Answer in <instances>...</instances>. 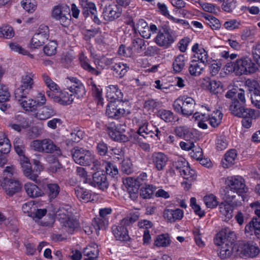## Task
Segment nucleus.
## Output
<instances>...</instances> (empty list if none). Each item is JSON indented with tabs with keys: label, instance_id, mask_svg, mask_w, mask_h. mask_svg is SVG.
I'll list each match as a JSON object with an SVG mask.
<instances>
[{
	"label": "nucleus",
	"instance_id": "1",
	"mask_svg": "<svg viewBox=\"0 0 260 260\" xmlns=\"http://www.w3.org/2000/svg\"><path fill=\"white\" fill-rule=\"evenodd\" d=\"M224 199L229 202H232L236 195H241L248 191L244 179L240 176L228 177L225 180Z\"/></svg>",
	"mask_w": 260,
	"mask_h": 260
},
{
	"label": "nucleus",
	"instance_id": "2",
	"mask_svg": "<svg viewBox=\"0 0 260 260\" xmlns=\"http://www.w3.org/2000/svg\"><path fill=\"white\" fill-rule=\"evenodd\" d=\"M226 67L229 71H233L237 76L253 73L257 70L255 63L248 56H243L235 61L228 63Z\"/></svg>",
	"mask_w": 260,
	"mask_h": 260
},
{
	"label": "nucleus",
	"instance_id": "3",
	"mask_svg": "<svg viewBox=\"0 0 260 260\" xmlns=\"http://www.w3.org/2000/svg\"><path fill=\"white\" fill-rule=\"evenodd\" d=\"M79 60L81 67L88 72L95 75L101 74V70L104 69L105 66L112 63L113 59L107 58L104 56L94 58V62L96 68L92 67L89 63L88 59L82 52L79 55Z\"/></svg>",
	"mask_w": 260,
	"mask_h": 260
},
{
	"label": "nucleus",
	"instance_id": "4",
	"mask_svg": "<svg viewBox=\"0 0 260 260\" xmlns=\"http://www.w3.org/2000/svg\"><path fill=\"white\" fill-rule=\"evenodd\" d=\"M138 219V216L134 215L121 220L117 225H114L112 228V233L117 240L126 241L129 240L127 228Z\"/></svg>",
	"mask_w": 260,
	"mask_h": 260
},
{
	"label": "nucleus",
	"instance_id": "5",
	"mask_svg": "<svg viewBox=\"0 0 260 260\" xmlns=\"http://www.w3.org/2000/svg\"><path fill=\"white\" fill-rule=\"evenodd\" d=\"M29 146L35 151L46 153H52L56 152V153L58 155L61 154L59 147L57 146L53 141L49 138L33 140L30 142Z\"/></svg>",
	"mask_w": 260,
	"mask_h": 260
},
{
	"label": "nucleus",
	"instance_id": "6",
	"mask_svg": "<svg viewBox=\"0 0 260 260\" xmlns=\"http://www.w3.org/2000/svg\"><path fill=\"white\" fill-rule=\"evenodd\" d=\"M195 101L191 97L182 96L176 99L173 104L174 110L184 116H190L193 113Z\"/></svg>",
	"mask_w": 260,
	"mask_h": 260
},
{
	"label": "nucleus",
	"instance_id": "7",
	"mask_svg": "<svg viewBox=\"0 0 260 260\" xmlns=\"http://www.w3.org/2000/svg\"><path fill=\"white\" fill-rule=\"evenodd\" d=\"M175 40V36L173 31L166 25L161 27L154 39V42L158 46L164 48H169Z\"/></svg>",
	"mask_w": 260,
	"mask_h": 260
},
{
	"label": "nucleus",
	"instance_id": "8",
	"mask_svg": "<svg viewBox=\"0 0 260 260\" xmlns=\"http://www.w3.org/2000/svg\"><path fill=\"white\" fill-rule=\"evenodd\" d=\"M35 74L26 72L21 77V85L15 91V98H21L23 95H27L32 89Z\"/></svg>",
	"mask_w": 260,
	"mask_h": 260
},
{
	"label": "nucleus",
	"instance_id": "9",
	"mask_svg": "<svg viewBox=\"0 0 260 260\" xmlns=\"http://www.w3.org/2000/svg\"><path fill=\"white\" fill-rule=\"evenodd\" d=\"M137 133L147 140L151 139L154 136L156 137L158 139H160L165 134L162 127L159 129L156 126L150 124L147 122H145L139 126Z\"/></svg>",
	"mask_w": 260,
	"mask_h": 260
},
{
	"label": "nucleus",
	"instance_id": "10",
	"mask_svg": "<svg viewBox=\"0 0 260 260\" xmlns=\"http://www.w3.org/2000/svg\"><path fill=\"white\" fill-rule=\"evenodd\" d=\"M73 159L81 166H89L93 161V155L89 150L76 147L72 150Z\"/></svg>",
	"mask_w": 260,
	"mask_h": 260
},
{
	"label": "nucleus",
	"instance_id": "11",
	"mask_svg": "<svg viewBox=\"0 0 260 260\" xmlns=\"http://www.w3.org/2000/svg\"><path fill=\"white\" fill-rule=\"evenodd\" d=\"M52 17L59 22L63 26H67L70 21V8L60 5L54 6L51 12Z\"/></svg>",
	"mask_w": 260,
	"mask_h": 260
},
{
	"label": "nucleus",
	"instance_id": "12",
	"mask_svg": "<svg viewBox=\"0 0 260 260\" xmlns=\"http://www.w3.org/2000/svg\"><path fill=\"white\" fill-rule=\"evenodd\" d=\"M49 36V30L47 26L41 25L37 32L34 35L31 40V47L37 48L43 45Z\"/></svg>",
	"mask_w": 260,
	"mask_h": 260
},
{
	"label": "nucleus",
	"instance_id": "13",
	"mask_svg": "<svg viewBox=\"0 0 260 260\" xmlns=\"http://www.w3.org/2000/svg\"><path fill=\"white\" fill-rule=\"evenodd\" d=\"M245 104H242L237 100H234L230 106V110L232 113L237 117L241 116H251L255 117L256 113L255 110L246 108L244 106Z\"/></svg>",
	"mask_w": 260,
	"mask_h": 260
},
{
	"label": "nucleus",
	"instance_id": "14",
	"mask_svg": "<svg viewBox=\"0 0 260 260\" xmlns=\"http://www.w3.org/2000/svg\"><path fill=\"white\" fill-rule=\"evenodd\" d=\"M112 210L109 208L102 209L100 210V217L94 218L92 225L94 227L96 234H99L100 230H104L108 224V220L106 216L111 213Z\"/></svg>",
	"mask_w": 260,
	"mask_h": 260
},
{
	"label": "nucleus",
	"instance_id": "15",
	"mask_svg": "<svg viewBox=\"0 0 260 260\" xmlns=\"http://www.w3.org/2000/svg\"><path fill=\"white\" fill-rule=\"evenodd\" d=\"M122 9L117 5L112 4L106 6L103 11V17L105 20L112 21L118 18L121 15Z\"/></svg>",
	"mask_w": 260,
	"mask_h": 260
},
{
	"label": "nucleus",
	"instance_id": "16",
	"mask_svg": "<svg viewBox=\"0 0 260 260\" xmlns=\"http://www.w3.org/2000/svg\"><path fill=\"white\" fill-rule=\"evenodd\" d=\"M46 93L48 96L53 99L55 102L63 105L72 104L75 99L74 98V95L70 92L69 91H59V93H58V95L54 94L51 93V91H47Z\"/></svg>",
	"mask_w": 260,
	"mask_h": 260
},
{
	"label": "nucleus",
	"instance_id": "17",
	"mask_svg": "<svg viewBox=\"0 0 260 260\" xmlns=\"http://www.w3.org/2000/svg\"><path fill=\"white\" fill-rule=\"evenodd\" d=\"M235 239L236 235L235 233L229 228H224L217 234L214 242L216 245H220V243L218 241L223 243L225 242L235 243Z\"/></svg>",
	"mask_w": 260,
	"mask_h": 260
},
{
	"label": "nucleus",
	"instance_id": "18",
	"mask_svg": "<svg viewBox=\"0 0 260 260\" xmlns=\"http://www.w3.org/2000/svg\"><path fill=\"white\" fill-rule=\"evenodd\" d=\"M151 159L154 168L157 171H160L164 170L166 167L168 157L164 153L155 152L152 154Z\"/></svg>",
	"mask_w": 260,
	"mask_h": 260
},
{
	"label": "nucleus",
	"instance_id": "19",
	"mask_svg": "<svg viewBox=\"0 0 260 260\" xmlns=\"http://www.w3.org/2000/svg\"><path fill=\"white\" fill-rule=\"evenodd\" d=\"M27 95H23L21 98H15L21 107L27 112H31L32 114L37 110L39 102L31 98H28Z\"/></svg>",
	"mask_w": 260,
	"mask_h": 260
},
{
	"label": "nucleus",
	"instance_id": "20",
	"mask_svg": "<svg viewBox=\"0 0 260 260\" xmlns=\"http://www.w3.org/2000/svg\"><path fill=\"white\" fill-rule=\"evenodd\" d=\"M60 213L58 215L62 214L64 217H61L63 221H62L63 225L67 229L69 233H72L76 229L79 224L78 221L74 218L69 212H67L63 208L59 211Z\"/></svg>",
	"mask_w": 260,
	"mask_h": 260
},
{
	"label": "nucleus",
	"instance_id": "21",
	"mask_svg": "<svg viewBox=\"0 0 260 260\" xmlns=\"http://www.w3.org/2000/svg\"><path fill=\"white\" fill-rule=\"evenodd\" d=\"M91 184L102 190L107 189L109 185L106 175L101 172H96L93 174Z\"/></svg>",
	"mask_w": 260,
	"mask_h": 260
},
{
	"label": "nucleus",
	"instance_id": "22",
	"mask_svg": "<svg viewBox=\"0 0 260 260\" xmlns=\"http://www.w3.org/2000/svg\"><path fill=\"white\" fill-rule=\"evenodd\" d=\"M56 115V112L51 106H44L37 109L32 114L34 117L40 120H45Z\"/></svg>",
	"mask_w": 260,
	"mask_h": 260
},
{
	"label": "nucleus",
	"instance_id": "23",
	"mask_svg": "<svg viewBox=\"0 0 260 260\" xmlns=\"http://www.w3.org/2000/svg\"><path fill=\"white\" fill-rule=\"evenodd\" d=\"M125 110L123 108H118L115 103L111 102L107 107L106 114L110 117L118 119L125 114Z\"/></svg>",
	"mask_w": 260,
	"mask_h": 260
},
{
	"label": "nucleus",
	"instance_id": "24",
	"mask_svg": "<svg viewBox=\"0 0 260 260\" xmlns=\"http://www.w3.org/2000/svg\"><path fill=\"white\" fill-rule=\"evenodd\" d=\"M183 216V211L180 209H165L163 212L164 218L169 222H174L181 220Z\"/></svg>",
	"mask_w": 260,
	"mask_h": 260
},
{
	"label": "nucleus",
	"instance_id": "25",
	"mask_svg": "<svg viewBox=\"0 0 260 260\" xmlns=\"http://www.w3.org/2000/svg\"><path fill=\"white\" fill-rule=\"evenodd\" d=\"M245 232L250 235H255L257 238H260V219L253 217L245 226Z\"/></svg>",
	"mask_w": 260,
	"mask_h": 260
},
{
	"label": "nucleus",
	"instance_id": "26",
	"mask_svg": "<svg viewBox=\"0 0 260 260\" xmlns=\"http://www.w3.org/2000/svg\"><path fill=\"white\" fill-rule=\"evenodd\" d=\"M206 63L197 61L191 60L188 67V72L192 76H199L203 71Z\"/></svg>",
	"mask_w": 260,
	"mask_h": 260
},
{
	"label": "nucleus",
	"instance_id": "27",
	"mask_svg": "<svg viewBox=\"0 0 260 260\" xmlns=\"http://www.w3.org/2000/svg\"><path fill=\"white\" fill-rule=\"evenodd\" d=\"M241 251L245 256L254 257L258 254L259 249L256 244L247 242L243 244Z\"/></svg>",
	"mask_w": 260,
	"mask_h": 260
},
{
	"label": "nucleus",
	"instance_id": "28",
	"mask_svg": "<svg viewBox=\"0 0 260 260\" xmlns=\"http://www.w3.org/2000/svg\"><path fill=\"white\" fill-rule=\"evenodd\" d=\"M24 189L27 194L30 198H35L44 195L43 191L36 184L27 183L24 185Z\"/></svg>",
	"mask_w": 260,
	"mask_h": 260
},
{
	"label": "nucleus",
	"instance_id": "29",
	"mask_svg": "<svg viewBox=\"0 0 260 260\" xmlns=\"http://www.w3.org/2000/svg\"><path fill=\"white\" fill-rule=\"evenodd\" d=\"M252 85L253 87L249 88L251 103L256 108L260 109V90L256 87L258 86L257 83L253 81Z\"/></svg>",
	"mask_w": 260,
	"mask_h": 260
},
{
	"label": "nucleus",
	"instance_id": "30",
	"mask_svg": "<svg viewBox=\"0 0 260 260\" xmlns=\"http://www.w3.org/2000/svg\"><path fill=\"white\" fill-rule=\"evenodd\" d=\"M192 51L193 52V56L198 59V61L206 63L208 62V53L206 50L203 48H199V44L196 43L192 48Z\"/></svg>",
	"mask_w": 260,
	"mask_h": 260
},
{
	"label": "nucleus",
	"instance_id": "31",
	"mask_svg": "<svg viewBox=\"0 0 260 260\" xmlns=\"http://www.w3.org/2000/svg\"><path fill=\"white\" fill-rule=\"evenodd\" d=\"M75 193L80 201L85 203L90 201L91 198V193L90 191L80 186L75 187Z\"/></svg>",
	"mask_w": 260,
	"mask_h": 260
},
{
	"label": "nucleus",
	"instance_id": "32",
	"mask_svg": "<svg viewBox=\"0 0 260 260\" xmlns=\"http://www.w3.org/2000/svg\"><path fill=\"white\" fill-rule=\"evenodd\" d=\"M68 90L74 96V98L80 99L85 94V90L84 86L81 82L76 83L75 85H70L68 87Z\"/></svg>",
	"mask_w": 260,
	"mask_h": 260
},
{
	"label": "nucleus",
	"instance_id": "33",
	"mask_svg": "<svg viewBox=\"0 0 260 260\" xmlns=\"http://www.w3.org/2000/svg\"><path fill=\"white\" fill-rule=\"evenodd\" d=\"M42 78L46 86L49 89L47 91H51V93L56 94L59 93L60 88L58 85L52 80L51 78L46 74H42Z\"/></svg>",
	"mask_w": 260,
	"mask_h": 260
},
{
	"label": "nucleus",
	"instance_id": "34",
	"mask_svg": "<svg viewBox=\"0 0 260 260\" xmlns=\"http://www.w3.org/2000/svg\"><path fill=\"white\" fill-rule=\"evenodd\" d=\"M219 212L224 220L230 219L233 216V209L230 204L221 203L219 205Z\"/></svg>",
	"mask_w": 260,
	"mask_h": 260
},
{
	"label": "nucleus",
	"instance_id": "35",
	"mask_svg": "<svg viewBox=\"0 0 260 260\" xmlns=\"http://www.w3.org/2000/svg\"><path fill=\"white\" fill-rule=\"evenodd\" d=\"M222 118V114L219 110L214 111L211 115L206 117V119L209 121V124L213 127H216L220 123Z\"/></svg>",
	"mask_w": 260,
	"mask_h": 260
},
{
	"label": "nucleus",
	"instance_id": "36",
	"mask_svg": "<svg viewBox=\"0 0 260 260\" xmlns=\"http://www.w3.org/2000/svg\"><path fill=\"white\" fill-rule=\"evenodd\" d=\"M99 252L98 245L95 243H91L84 248L82 253L84 256L93 258L98 257Z\"/></svg>",
	"mask_w": 260,
	"mask_h": 260
},
{
	"label": "nucleus",
	"instance_id": "37",
	"mask_svg": "<svg viewBox=\"0 0 260 260\" xmlns=\"http://www.w3.org/2000/svg\"><path fill=\"white\" fill-rule=\"evenodd\" d=\"M112 69L114 71V74L119 78L123 77L129 70V67L126 64L122 62L115 63Z\"/></svg>",
	"mask_w": 260,
	"mask_h": 260
},
{
	"label": "nucleus",
	"instance_id": "38",
	"mask_svg": "<svg viewBox=\"0 0 260 260\" xmlns=\"http://www.w3.org/2000/svg\"><path fill=\"white\" fill-rule=\"evenodd\" d=\"M237 156V152L235 149H231L228 151L224 155V160L226 162L223 161V167L224 168H229L233 165L235 161Z\"/></svg>",
	"mask_w": 260,
	"mask_h": 260
},
{
	"label": "nucleus",
	"instance_id": "39",
	"mask_svg": "<svg viewBox=\"0 0 260 260\" xmlns=\"http://www.w3.org/2000/svg\"><path fill=\"white\" fill-rule=\"evenodd\" d=\"M80 4L83 8V14L85 17H87L89 13H95V5L93 3L88 0H79Z\"/></svg>",
	"mask_w": 260,
	"mask_h": 260
},
{
	"label": "nucleus",
	"instance_id": "40",
	"mask_svg": "<svg viewBox=\"0 0 260 260\" xmlns=\"http://www.w3.org/2000/svg\"><path fill=\"white\" fill-rule=\"evenodd\" d=\"M21 188V183L18 180L12 179L6 193L9 196H12L14 194L19 192Z\"/></svg>",
	"mask_w": 260,
	"mask_h": 260
},
{
	"label": "nucleus",
	"instance_id": "41",
	"mask_svg": "<svg viewBox=\"0 0 260 260\" xmlns=\"http://www.w3.org/2000/svg\"><path fill=\"white\" fill-rule=\"evenodd\" d=\"M175 133L177 136L183 138L185 140L191 138L192 133L189 132L188 128L186 126H177L175 129Z\"/></svg>",
	"mask_w": 260,
	"mask_h": 260
},
{
	"label": "nucleus",
	"instance_id": "42",
	"mask_svg": "<svg viewBox=\"0 0 260 260\" xmlns=\"http://www.w3.org/2000/svg\"><path fill=\"white\" fill-rule=\"evenodd\" d=\"M60 191V188L56 183H49L47 185V192L50 200L55 199Z\"/></svg>",
	"mask_w": 260,
	"mask_h": 260
},
{
	"label": "nucleus",
	"instance_id": "43",
	"mask_svg": "<svg viewBox=\"0 0 260 260\" xmlns=\"http://www.w3.org/2000/svg\"><path fill=\"white\" fill-rule=\"evenodd\" d=\"M46 160L50 164V169L52 172H57L61 168V164L54 155H49L47 156Z\"/></svg>",
	"mask_w": 260,
	"mask_h": 260
},
{
	"label": "nucleus",
	"instance_id": "44",
	"mask_svg": "<svg viewBox=\"0 0 260 260\" xmlns=\"http://www.w3.org/2000/svg\"><path fill=\"white\" fill-rule=\"evenodd\" d=\"M121 93L117 86L110 85L107 90V97L111 100H116L121 98Z\"/></svg>",
	"mask_w": 260,
	"mask_h": 260
},
{
	"label": "nucleus",
	"instance_id": "45",
	"mask_svg": "<svg viewBox=\"0 0 260 260\" xmlns=\"http://www.w3.org/2000/svg\"><path fill=\"white\" fill-rule=\"evenodd\" d=\"M13 145L16 152L20 156H24L25 154V146L23 140L19 138L16 137L13 141Z\"/></svg>",
	"mask_w": 260,
	"mask_h": 260
},
{
	"label": "nucleus",
	"instance_id": "46",
	"mask_svg": "<svg viewBox=\"0 0 260 260\" xmlns=\"http://www.w3.org/2000/svg\"><path fill=\"white\" fill-rule=\"evenodd\" d=\"M207 88L214 94L218 93L222 90V86L219 81L210 80L207 85Z\"/></svg>",
	"mask_w": 260,
	"mask_h": 260
},
{
	"label": "nucleus",
	"instance_id": "47",
	"mask_svg": "<svg viewBox=\"0 0 260 260\" xmlns=\"http://www.w3.org/2000/svg\"><path fill=\"white\" fill-rule=\"evenodd\" d=\"M155 188L150 185H146L145 186L142 187L140 189V196L144 199H150L152 198Z\"/></svg>",
	"mask_w": 260,
	"mask_h": 260
},
{
	"label": "nucleus",
	"instance_id": "48",
	"mask_svg": "<svg viewBox=\"0 0 260 260\" xmlns=\"http://www.w3.org/2000/svg\"><path fill=\"white\" fill-rule=\"evenodd\" d=\"M180 174L181 176L185 180H188L189 182H191L196 180L197 177L195 171L192 170L189 166L185 167L182 172Z\"/></svg>",
	"mask_w": 260,
	"mask_h": 260
},
{
	"label": "nucleus",
	"instance_id": "49",
	"mask_svg": "<svg viewBox=\"0 0 260 260\" xmlns=\"http://www.w3.org/2000/svg\"><path fill=\"white\" fill-rule=\"evenodd\" d=\"M185 57L183 55H178L173 62V66L174 71L180 72L184 68L185 65Z\"/></svg>",
	"mask_w": 260,
	"mask_h": 260
},
{
	"label": "nucleus",
	"instance_id": "50",
	"mask_svg": "<svg viewBox=\"0 0 260 260\" xmlns=\"http://www.w3.org/2000/svg\"><path fill=\"white\" fill-rule=\"evenodd\" d=\"M170 238L167 234L159 235L154 242V244L157 247H166L170 244Z\"/></svg>",
	"mask_w": 260,
	"mask_h": 260
},
{
	"label": "nucleus",
	"instance_id": "51",
	"mask_svg": "<svg viewBox=\"0 0 260 260\" xmlns=\"http://www.w3.org/2000/svg\"><path fill=\"white\" fill-rule=\"evenodd\" d=\"M204 201L207 207L209 208L216 207L218 203L216 197L213 194H210L205 196Z\"/></svg>",
	"mask_w": 260,
	"mask_h": 260
},
{
	"label": "nucleus",
	"instance_id": "52",
	"mask_svg": "<svg viewBox=\"0 0 260 260\" xmlns=\"http://www.w3.org/2000/svg\"><path fill=\"white\" fill-rule=\"evenodd\" d=\"M157 115L166 122H172L174 120V114L172 112L167 110H160Z\"/></svg>",
	"mask_w": 260,
	"mask_h": 260
},
{
	"label": "nucleus",
	"instance_id": "53",
	"mask_svg": "<svg viewBox=\"0 0 260 260\" xmlns=\"http://www.w3.org/2000/svg\"><path fill=\"white\" fill-rule=\"evenodd\" d=\"M57 44L54 41L49 42L44 47V53L48 56L54 55L56 52Z\"/></svg>",
	"mask_w": 260,
	"mask_h": 260
},
{
	"label": "nucleus",
	"instance_id": "54",
	"mask_svg": "<svg viewBox=\"0 0 260 260\" xmlns=\"http://www.w3.org/2000/svg\"><path fill=\"white\" fill-rule=\"evenodd\" d=\"M126 125L125 124H122L118 123L115 124L114 123H111L109 124L107 127V131L110 136V133L113 132L114 133L115 132L122 133L125 131Z\"/></svg>",
	"mask_w": 260,
	"mask_h": 260
},
{
	"label": "nucleus",
	"instance_id": "55",
	"mask_svg": "<svg viewBox=\"0 0 260 260\" xmlns=\"http://www.w3.org/2000/svg\"><path fill=\"white\" fill-rule=\"evenodd\" d=\"M110 137L113 140L120 142H126L129 140V136L123 134L122 133H119V132H115L114 133L113 132H111L110 133Z\"/></svg>",
	"mask_w": 260,
	"mask_h": 260
},
{
	"label": "nucleus",
	"instance_id": "56",
	"mask_svg": "<svg viewBox=\"0 0 260 260\" xmlns=\"http://www.w3.org/2000/svg\"><path fill=\"white\" fill-rule=\"evenodd\" d=\"M22 210L29 216H32L36 211V206L33 202H28L22 205Z\"/></svg>",
	"mask_w": 260,
	"mask_h": 260
},
{
	"label": "nucleus",
	"instance_id": "57",
	"mask_svg": "<svg viewBox=\"0 0 260 260\" xmlns=\"http://www.w3.org/2000/svg\"><path fill=\"white\" fill-rule=\"evenodd\" d=\"M173 166L178 170L180 173H182L185 167H188V162L183 158H179L177 160L173 161Z\"/></svg>",
	"mask_w": 260,
	"mask_h": 260
},
{
	"label": "nucleus",
	"instance_id": "58",
	"mask_svg": "<svg viewBox=\"0 0 260 260\" xmlns=\"http://www.w3.org/2000/svg\"><path fill=\"white\" fill-rule=\"evenodd\" d=\"M105 168L106 173L112 177H114L118 173V170L117 167L110 162H105Z\"/></svg>",
	"mask_w": 260,
	"mask_h": 260
},
{
	"label": "nucleus",
	"instance_id": "59",
	"mask_svg": "<svg viewBox=\"0 0 260 260\" xmlns=\"http://www.w3.org/2000/svg\"><path fill=\"white\" fill-rule=\"evenodd\" d=\"M145 41L143 39L138 38L134 39L132 42V47L138 53H140L144 46Z\"/></svg>",
	"mask_w": 260,
	"mask_h": 260
},
{
	"label": "nucleus",
	"instance_id": "60",
	"mask_svg": "<svg viewBox=\"0 0 260 260\" xmlns=\"http://www.w3.org/2000/svg\"><path fill=\"white\" fill-rule=\"evenodd\" d=\"M11 144L7 138L0 140V151L2 153L7 154L10 151Z\"/></svg>",
	"mask_w": 260,
	"mask_h": 260
},
{
	"label": "nucleus",
	"instance_id": "61",
	"mask_svg": "<svg viewBox=\"0 0 260 260\" xmlns=\"http://www.w3.org/2000/svg\"><path fill=\"white\" fill-rule=\"evenodd\" d=\"M255 113L256 114L255 117H251V116H241V117H243V119L242 120V125L245 128H249L252 124V120L253 119H256L259 116V112L258 110H255Z\"/></svg>",
	"mask_w": 260,
	"mask_h": 260
},
{
	"label": "nucleus",
	"instance_id": "62",
	"mask_svg": "<svg viewBox=\"0 0 260 260\" xmlns=\"http://www.w3.org/2000/svg\"><path fill=\"white\" fill-rule=\"evenodd\" d=\"M1 35L6 39H10L14 35V32L12 27L10 26H5L1 28L0 31V36Z\"/></svg>",
	"mask_w": 260,
	"mask_h": 260
},
{
	"label": "nucleus",
	"instance_id": "63",
	"mask_svg": "<svg viewBox=\"0 0 260 260\" xmlns=\"http://www.w3.org/2000/svg\"><path fill=\"white\" fill-rule=\"evenodd\" d=\"M10 96L7 88L0 84V102L3 103L9 100Z\"/></svg>",
	"mask_w": 260,
	"mask_h": 260
},
{
	"label": "nucleus",
	"instance_id": "64",
	"mask_svg": "<svg viewBox=\"0 0 260 260\" xmlns=\"http://www.w3.org/2000/svg\"><path fill=\"white\" fill-rule=\"evenodd\" d=\"M252 55L254 60L260 66V44L253 46Z\"/></svg>",
	"mask_w": 260,
	"mask_h": 260
}]
</instances>
